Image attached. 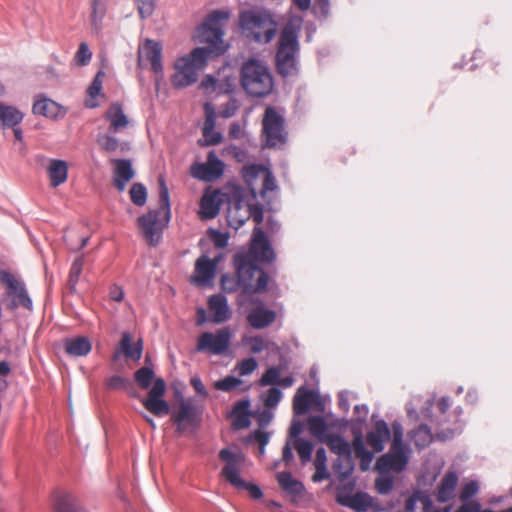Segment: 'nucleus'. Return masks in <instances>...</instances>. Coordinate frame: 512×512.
Masks as SVG:
<instances>
[{
    "mask_svg": "<svg viewBox=\"0 0 512 512\" xmlns=\"http://www.w3.org/2000/svg\"><path fill=\"white\" fill-rule=\"evenodd\" d=\"M222 141V135L219 130H203L202 138L198 140L200 146H210L219 144Z\"/></svg>",
    "mask_w": 512,
    "mask_h": 512,
    "instance_id": "nucleus-50",
    "label": "nucleus"
},
{
    "mask_svg": "<svg viewBox=\"0 0 512 512\" xmlns=\"http://www.w3.org/2000/svg\"><path fill=\"white\" fill-rule=\"evenodd\" d=\"M408 463V456L406 453H392L382 455L376 463V467L380 472H387L390 470L400 472Z\"/></svg>",
    "mask_w": 512,
    "mask_h": 512,
    "instance_id": "nucleus-22",
    "label": "nucleus"
},
{
    "mask_svg": "<svg viewBox=\"0 0 512 512\" xmlns=\"http://www.w3.org/2000/svg\"><path fill=\"white\" fill-rule=\"evenodd\" d=\"M112 163L114 165L113 184L118 191L123 192L128 182L135 176L132 164L128 159H114Z\"/></svg>",
    "mask_w": 512,
    "mask_h": 512,
    "instance_id": "nucleus-17",
    "label": "nucleus"
},
{
    "mask_svg": "<svg viewBox=\"0 0 512 512\" xmlns=\"http://www.w3.org/2000/svg\"><path fill=\"white\" fill-rule=\"evenodd\" d=\"M159 182V208L150 210L138 218V226L142 236L149 245L156 246L159 243L163 229L170 220V197L168 187L163 177Z\"/></svg>",
    "mask_w": 512,
    "mask_h": 512,
    "instance_id": "nucleus-3",
    "label": "nucleus"
},
{
    "mask_svg": "<svg viewBox=\"0 0 512 512\" xmlns=\"http://www.w3.org/2000/svg\"><path fill=\"white\" fill-rule=\"evenodd\" d=\"M228 18L229 12L214 10L208 14L200 27L201 41L218 51V54H224L227 49V46L223 43L224 31L222 25Z\"/></svg>",
    "mask_w": 512,
    "mask_h": 512,
    "instance_id": "nucleus-7",
    "label": "nucleus"
},
{
    "mask_svg": "<svg viewBox=\"0 0 512 512\" xmlns=\"http://www.w3.org/2000/svg\"><path fill=\"white\" fill-rule=\"evenodd\" d=\"M299 32L300 27L289 22L280 33L275 55V65L277 73L283 78L294 76L298 73Z\"/></svg>",
    "mask_w": 512,
    "mask_h": 512,
    "instance_id": "nucleus-4",
    "label": "nucleus"
},
{
    "mask_svg": "<svg viewBox=\"0 0 512 512\" xmlns=\"http://www.w3.org/2000/svg\"><path fill=\"white\" fill-rule=\"evenodd\" d=\"M285 118L274 107L269 106L265 109L262 119V128H284Z\"/></svg>",
    "mask_w": 512,
    "mask_h": 512,
    "instance_id": "nucleus-38",
    "label": "nucleus"
},
{
    "mask_svg": "<svg viewBox=\"0 0 512 512\" xmlns=\"http://www.w3.org/2000/svg\"><path fill=\"white\" fill-rule=\"evenodd\" d=\"M308 430L312 436L317 438L320 442L329 435L327 433L328 425L322 416H311L308 419Z\"/></svg>",
    "mask_w": 512,
    "mask_h": 512,
    "instance_id": "nucleus-37",
    "label": "nucleus"
},
{
    "mask_svg": "<svg viewBox=\"0 0 512 512\" xmlns=\"http://www.w3.org/2000/svg\"><path fill=\"white\" fill-rule=\"evenodd\" d=\"M46 172L50 187L57 188L68 179V163L60 159H49Z\"/></svg>",
    "mask_w": 512,
    "mask_h": 512,
    "instance_id": "nucleus-20",
    "label": "nucleus"
},
{
    "mask_svg": "<svg viewBox=\"0 0 512 512\" xmlns=\"http://www.w3.org/2000/svg\"><path fill=\"white\" fill-rule=\"evenodd\" d=\"M154 372L149 367H141L134 374L135 382L141 389H147L153 380Z\"/></svg>",
    "mask_w": 512,
    "mask_h": 512,
    "instance_id": "nucleus-44",
    "label": "nucleus"
},
{
    "mask_svg": "<svg viewBox=\"0 0 512 512\" xmlns=\"http://www.w3.org/2000/svg\"><path fill=\"white\" fill-rule=\"evenodd\" d=\"M131 201L137 206H143L147 200V191L143 184L134 183L130 188Z\"/></svg>",
    "mask_w": 512,
    "mask_h": 512,
    "instance_id": "nucleus-47",
    "label": "nucleus"
},
{
    "mask_svg": "<svg viewBox=\"0 0 512 512\" xmlns=\"http://www.w3.org/2000/svg\"><path fill=\"white\" fill-rule=\"evenodd\" d=\"M142 350V340H139L134 345H132L130 333L124 332L119 343V348L114 353L113 359L116 360L119 353H123L127 358H130L134 361H139L142 357Z\"/></svg>",
    "mask_w": 512,
    "mask_h": 512,
    "instance_id": "nucleus-24",
    "label": "nucleus"
},
{
    "mask_svg": "<svg viewBox=\"0 0 512 512\" xmlns=\"http://www.w3.org/2000/svg\"><path fill=\"white\" fill-rule=\"evenodd\" d=\"M274 310L267 309L263 304L254 307L247 315L248 324L257 330L270 326L276 320Z\"/></svg>",
    "mask_w": 512,
    "mask_h": 512,
    "instance_id": "nucleus-18",
    "label": "nucleus"
},
{
    "mask_svg": "<svg viewBox=\"0 0 512 512\" xmlns=\"http://www.w3.org/2000/svg\"><path fill=\"white\" fill-rule=\"evenodd\" d=\"M282 398V392L276 388L272 387L267 391V395L264 399V404L268 408H273L277 406Z\"/></svg>",
    "mask_w": 512,
    "mask_h": 512,
    "instance_id": "nucleus-62",
    "label": "nucleus"
},
{
    "mask_svg": "<svg viewBox=\"0 0 512 512\" xmlns=\"http://www.w3.org/2000/svg\"><path fill=\"white\" fill-rule=\"evenodd\" d=\"M277 481L282 490L291 496H299L304 490L303 484L295 480L290 472H280L277 474Z\"/></svg>",
    "mask_w": 512,
    "mask_h": 512,
    "instance_id": "nucleus-32",
    "label": "nucleus"
},
{
    "mask_svg": "<svg viewBox=\"0 0 512 512\" xmlns=\"http://www.w3.org/2000/svg\"><path fill=\"white\" fill-rule=\"evenodd\" d=\"M171 420L177 426V432L182 434L188 428L198 426L200 412L191 400L182 399L178 411L172 415Z\"/></svg>",
    "mask_w": 512,
    "mask_h": 512,
    "instance_id": "nucleus-11",
    "label": "nucleus"
},
{
    "mask_svg": "<svg viewBox=\"0 0 512 512\" xmlns=\"http://www.w3.org/2000/svg\"><path fill=\"white\" fill-rule=\"evenodd\" d=\"M246 343L250 347V351L254 354L262 352L268 345L261 336H252L246 339Z\"/></svg>",
    "mask_w": 512,
    "mask_h": 512,
    "instance_id": "nucleus-61",
    "label": "nucleus"
},
{
    "mask_svg": "<svg viewBox=\"0 0 512 512\" xmlns=\"http://www.w3.org/2000/svg\"><path fill=\"white\" fill-rule=\"evenodd\" d=\"M314 14L319 19H327L330 12L329 0H316L313 6Z\"/></svg>",
    "mask_w": 512,
    "mask_h": 512,
    "instance_id": "nucleus-57",
    "label": "nucleus"
},
{
    "mask_svg": "<svg viewBox=\"0 0 512 512\" xmlns=\"http://www.w3.org/2000/svg\"><path fill=\"white\" fill-rule=\"evenodd\" d=\"M106 119L110 122V128H122L128 123L127 116L124 113L120 103H112L105 113Z\"/></svg>",
    "mask_w": 512,
    "mask_h": 512,
    "instance_id": "nucleus-35",
    "label": "nucleus"
},
{
    "mask_svg": "<svg viewBox=\"0 0 512 512\" xmlns=\"http://www.w3.org/2000/svg\"><path fill=\"white\" fill-rule=\"evenodd\" d=\"M107 386L110 389L119 390V389H127L128 387H131L132 384L129 379L119 376V375H114L111 378H109V380L107 381Z\"/></svg>",
    "mask_w": 512,
    "mask_h": 512,
    "instance_id": "nucleus-60",
    "label": "nucleus"
},
{
    "mask_svg": "<svg viewBox=\"0 0 512 512\" xmlns=\"http://www.w3.org/2000/svg\"><path fill=\"white\" fill-rule=\"evenodd\" d=\"M390 438V429L384 420L376 421L374 429L367 433V444L375 451L381 452L384 443Z\"/></svg>",
    "mask_w": 512,
    "mask_h": 512,
    "instance_id": "nucleus-21",
    "label": "nucleus"
},
{
    "mask_svg": "<svg viewBox=\"0 0 512 512\" xmlns=\"http://www.w3.org/2000/svg\"><path fill=\"white\" fill-rule=\"evenodd\" d=\"M105 73L103 70H99L91 84L89 85L87 89V93L90 97L93 99L99 96L101 90H102V78L104 77Z\"/></svg>",
    "mask_w": 512,
    "mask_h": 512,
    "instance_id": "nucleus-55",
    "label": "nucleus"
},
{
    "mask_svg": "<svg viewBox=\"0 0 512 512\" xmlns=\"http://www.w3.org/2000/svg\"><path fill=\"white\" fill-rule=\"evenodd\" d=\"M141 19L149 18L155 11L158 0H134Z\"/></svg>",
    "mask_w": 512,
    "mask_h": 512,
    "instance_id": "nucleus-48",
    "label": "nucleus"
},
{
    "mask_svg": "<svg viewBox=\"0 0 512 512\" xmlns=\"http://www.w3.org/2000/svg\"><path fill=\"white\" fill-rule=\"evenodd\" d=\"M284 367L282 365L272 366L268 368L265 373L262 375L259 384L261 386H268L278 384L280 380V375L283 371Z\"/></svg>",
    "mask_w": 512,
    "mask_h": 512,
    "instance_id": "nucleus-43",
    "label": "nucleus"
},
{
    "mask_svg": "<svg viewBox=\"0 0 512 512\" xmlns=\"http://www.w3.org/2000/svg\"><path fill=\"white\" fill-rule=\"evenodd\" d=\"M54 512H84L78 498L69 492H57L53 503Z\"/></svg>",
    "mask_w": 512,
    "mask_h": 512,
    "instance_id": "nucleus-23",
    "label": "nucleus"
},
{
    "mask_svg": "<svg viewBox=\"0 0 512 512\" xmlns=\"http://www.w3.org/2000/svg\"><path fill=\"white\" fill-rule=\"evenodd\" d=\"M208 308L212 314L211 321L213 323H223L231 317L227 298L223 294L211 295L208 299Z\"/></svg>",
    "mask_w": 512,
    "mask_h": 512,
    "instance_id": "nucleus-19",
    "label": "nucleus"
},
{
    "mask_svg": "<svg viewBox=\"0 0 512 512\" xmlns=\"http://www.w3.org/2000/svg\"><path fill=\"white\" fill-rule=\"evenodd\" d=\"M224 172V163L211 151L207 156L206 163H195L191 166L192 177L211 182L218 179Z\"/></svg>",
    "mask_w": 512,
    "mask_h": 512,
    "instance_id": "nucleus-12",
    "label": "nucleus"
},
{
    "mask_svg": "<svg viewBox=\"0 0 512 512\" xmlns=\"http://www.w3.org/2000/svg\"><path fill=\"white\" fill-rule=\"evenodd\" d=\"M354 454L361 460L362 469H366L364 464H369L372 461L373 454L365 448L362 436L359 434L355 436L352 442Z\"/></svg>",
    "mask_w": 512,
    "mask_h": 512,
    "instance_id": "nucleus-39",
    "label": "nucleus"
},
{
    "mask_svg": "<svg viewBox=\"0 0 512 512\" xmlns=\"http://www.w3.org/2000/svg\"><path fill=\"white\" fill-rule=\"evenodd\" d=\"M221 286L225 292L232 293L235 292L238 288H241L239 278L236 279L230 275H223L221 277Z\"/></svg>",
    "mask_w": 512,
    "mask_h": 512,
    "instance_id": "nucleus-58",
    "label": "nucleus"
},
{
    "mask_svg": "<svg viewBox=\"0 0 512 512\" xmlns=\"http://www.w3.org/2000/svg\"><path fill=\"white\" fill-rule=\"evenodd\" d=\"M239 80L243 91L251 98H265L275 88L274 77L268 64L256 57H249L242 62Z\"/></svg>",
    "mask_w": 512,
    "mask_h": 512,
    "instance_id": "nucleus-2",
    "label": "nucleus"
},
{
    "mask_svg": "<svg viewBox=\"0 0 512 512\" xmlns=\"http://www.w3.org/2000/svg\"><path fill=\"white\" fill-rule=\"evenodd\" d=\"M263 171H265V168L263 166L253 164L243 167L242 176L246 184L250 186L257 178L258 174L261 172L263 173Z\"/></svg>",
    "mask_w": 512,
    "mask_h": 512,
    "instance_id": "nucleus-53",
    "label": "nucleus"
},
{
    "mask_svg": "<svg viewBox=\"0 0 512 512\" xmlns=\"http://www.w3.org/2000/svg\"><path fill=\"white\" fill-rule=\"evenodd\" d=\"M84 265V259L83 257H78L74 260V262L71 265L70 271H69V277H68V286L70 290H74L76 287V284L78 283L79 277L82 273Z\"/></svg>",
    "mask_w": 512,
    "mask_h": 512,
    "instance_id": "nucleus-45",
    "label": "nucleus"
},
{
    "mask_svg": "<svg viewBox=\"0 0 512 512\" xmlns=\"http://www.w3.org/2000/svg\"><path fill=\"white\" fill-rule=\"evenodd\" d=\"M92 58V52L89 45L86 42L79 44L78 50L74 55V63L77 66L83 67L90 63Z\"/></svg>",
    "mask_w": 512,
    "mask_h": 512,
    "instance_id": "nucleus-46",
    "label": "nucleus"
},
{
    "mask_svg": "<svg viewBox=\"0 0 512 512\" xmlns=\"http://www.w3.org/2000/svg\"><path fill=\"white\" fill-rule=\"evenodd\" d=\"M257 366H258V363L254 358L250 357V358L244 359L238 365L239 374L241 376L249 375L253 371L256 370Z\"/></svg>",
    "mask_w": 512,
    "mask_h": 512,
    "instance_id": "nucleus-63",
    "label": "nucleus"
},
{
    "mask_svg": "<svg viewBox=\"0 0 512 512\" xmlns=\"http://www.w3.org/2000/svg\"><path fill=\"white\" fill-rule=\"evenodd\" d=\"M219 211L220 205L217 201V195L215 193L204 194L200 201V218L205 220L213 219L218 215Z\"/></svg>",
    "mask_w": 512,
    "mask_h": 512,
    "instance_id": "nucleus-31",
    "label": "nucleus"
},
{
    "mask_svg": "<svg viewBox=\"0 0 512 512\" xmlns=\"http://www.w3.org/2000/svg\"><path fill=\"white\" fill-rule=\"evenodd\" d=\"M339 503L358 512L366 511L371 506V497L366 493H356L350 497L339 499Z\"/></svg>",
    "mask_w": 512,
    "mask_h": 512,
    "instance_id": "nucleus-36",
    "label": "nucleus"
},
{
    "mask_svg": "<svg viewBox=\"0 0 512 512\" xmlns=\"http://www.w3.org/2000/svg\"><path fill=\"white\" fill-rule=\"evenodd\" d=\"M410 438L418 448H424L432 441V434L427 425H420L410 433Z\"/></svg>",
    "mask_w": 512,
    "mask_h": 512,
    "instance_id": "nucleus-40",
    "label": "nucleus"
},
{
    "mask_svg": "<svg viewBox=\"0 0 512 512\" xmlns=\"http://www.w3.org/2000/svg\"><path fill=\"white\" fill-rule=\"evenodd\" d=\"M241 384V380L235 378L233 376H227L217 382H215L214 386L216 389L221 391H231Z\"/></svg>",
    "mask_w": 512,
    "mask_h": 512,
    "instance_id": "nucleus-56",
    "label": "nucleus"
},
{
    "mask_svg": "<svg viewBox=\"0 0 512 512\" xmlns=\"http://www.w3.org/2000/svg\"><path fill=\"white\" fill-rule=\"evenodd\" d=\"M478 492V484L475 481L466 483L460 493V500L462 502H468Z\"/></svg>",
    "mask_w": 512,
    "mask_h": 512,
    "instance_id": "nucleus-64",
    "label": "nucleus"
},
{
    "mask_svg": "<svg viewBox=\"0 0 512 512\" xmlns=\"http://www.w3.org/2000/svg\"><path fill=\"white\" fill-rule=\"evenodd\" d=\"M91 23L97 29L106 13V0H91Z\"/></svg>",
    "mask_w": 512,
    "mask_h": 512,
    "instance_id": "nucleus-42",
    "label": "nucleus"
},
{
    "mask_svg": "<svg viewBox=\"0 0 512 512\" xmlns=\"http://www.w3.org/2000/svg\"><path fill=\"white\" fill-rule=\"evenodd\" d=\"M249 407L250 402L248 400H240L234 405L231 412L233 429L240 430L249 427Z\"/></svg>",
    "mask_w": 512,
    "mask_h": 512,
    "instance_id": "nucleus-29",
    "label": "nucleus"
},
{
    "mask_svg": "<svg viewBox=\"0 0 512 512\" xmlns=\"http://www.w3.org/2000/svg\"><path fill=\"white\" fill-rule=\"evenodd\" d=\"M238 110V104L235 99H230L226 103L221 104L218 108L217 115L221 118H230L235 115Z\"/></svg>",
    "mask_w": 512,
    "mask_h": 512,
    "instance_id": "nucleus-54",
    "label": "nucleus"
},
{
    "mask_svg": "<svg viewBox=\"0 0 512 512\" xmlns=\"http://www.w3.org/2000/svg\"><path fill=\"white\" fill-rule=\"evenodd\" d=\"M314 393L301 387L293 398V410L296 415L305 414L311 407Z\"/></svg>",
    "mask_w": 512,
    "mask_h": 512,
    "instance_id": "nucleus-33",
    "label": "nucleus"
},
{
    "mask_svg": "<svg viewBox=\"0 0 512 512\" xmlns=\"http://www.w3.org/2000/svg\"><path fill=\"white\" fill-rule=\"evenodd\" d=\"M325 443L331 452L339 456H351V445L340 435L330 434L324 439Z\"/></svg>",
    "mask_w": 512,
    "mask_h": 512,
    "instance_id": "nucleus-34",
    "label": "nucleus"
},
{
    "mask_svg": "<svg viewBox=\"0 0 512 512\" xmlns=\"http://www.w3.org/2000/svg\"><path fill=\"white\" fill-rule=\"evenodd\" d=\"M274 259L275 253L264 232L260 228H256L249 250L234 256L236 275L243 293L253 294L266 290L269 276L258 266L257 262L270 263Z\"/></svg>",
    "mask_w": 512,
    "mask_h": 512,
    "instance_id": "nucleus-1",
    "label": "nucleus"
},
{
    "mask_svg": "<svg viewBox=\"0 0 512 512\" xmlns=\"http://www.w3.org/2000/svg\"><path fill=\"white\" fill-rule=\"evenodd\" d=\"M221 55L222 54H218V51L206 45L196 47L188 55H184L182 57L187 58L188 62L198 70L207 64L208 59H215Z\"/></svg>",
    "mask_w": 512,
    "mask_h": 512,
    "instance_id": "nucleus-25",
    "label": "nucleus"
},
{
    "mask_svg": "<svg viewBox=\"0 0 512 512\" xmlns=\"http://www.w3.org/2000/svg\"><path fill=\"white\" fill-rule=\"evenodd\" d=\"M97 142H98L99 146L101 147V149H103L105 151H109V152L116 151L120 145L119 141L114 136H112L108 133L101 134L98 137Z\"/></svg>",
    "mask_w": 512,
    "mask_h": 512,
    "instance_id": "nucleus-52",
    "label": "nucleus"
},
{
    "mask_svg": "<svg viewBox=\"0 0 512 512\" xmlns=\"http://www.w3.org/2000/svg\"><path fill=\"white\" fill-rule=\"evenodd\" d=\"M65 352L72 357L86 356L92 349L90 340L85 336L66 338L64 340Z\"/></svg>",
    "mask_w": 512,
    "mask_h": 512,
    "instance_id": "nucleus-27",
    "label": "nucleus"
},
{
    "mask_svg": "<svg viewBox=\"0 0 512 512\" xmlns=\"http://www.w3.org/2000/svg\"><path fill=\"white\" fill-rule=\"evenodd\" d=\"M231 337L229 327L218 329L215 333L203 332L197 339L196 351L222 355L229 349Z\"/></svg>",
    "mask_w": 512,
    "mask_h": 512,
    "instance_id": "nucleus-9",
    "label": "nucleus"
},
{
    "mask_svg": "<svg viewBox=\"0 0 512 512\" xmlns=\"http://www.w3.org/2000/svg\"><path fill=\"white\" fill-rule=\"evenodd\" d=\"M263 138L265 141L264 146L268 148L276 147L278 144L283 143L284 139L281 135L282 130H262Z\"/></svg>",
    "mask_w": 512,
    "mask_h": 512,
    "instance_id": "nucleus-51",
    "label": "nucleus"
},
{
    "mask_svg": "<svg viewBox=\"0 0 512 512\" xmlns=\"http://www.w3.org/2000/svg\"><path fill=\"white\" fill-rule=\"evenodd\" d=\"M219 458L226 463L222 468L221 474L231 485L239 489L247 490L251 498L255 500L262 498L263 493L258 485L245 482L241 479L239 473V465L241 463L240 455L224 448L220 451Z\"/></svg>",
    "mask_w": 512,
    "mask_h": 512,
    "instance_id": "nucleus-6",
    "label": "nucleus"
},
{
    "mask_svg": "<svg viewBox=\"0 0 512 512\" xmlns=\"http://www.w3.org/2000/svg\"><path fill=\"white\" fill-rule=\"evenodd\" d=\"M140 53L142 57L151 64V70L157 78H162L163 64L161 43L152 39H146ZM139 58H141V56Z\"/></svg>",
    "mask_w": 512,
    "mask_h": 512,
    "instance_id": "nucleus-15",
    "label": "nucleus"
},
{
    "mask_svg": "<svg viewBox=\"0 0 512 512\" xmlns=\"http://www.w3.org/2000/svg\"><path fill=\"white\" fill-rule=\"evenodd\" d=\"M250 217H253L256 224H260L263 221L262 209L258 206L247 205L244 211V217L238 220V225L242 226Z\"/></svg>",
    "mask_w": 512,
    "mask_h": 512,
    "instance_id": "nucleus-49",
    "label": "nucleus"
},
{
    "mask_svg": "<svg viewBox=\"0 0 512 512\" xmlns=\"http://www.w3.org/2000/svg\"><path fill=\"white\" fill-rule=\"evenodd\" d=\"M166 392V383L162 378H157L152 388L149 390L147 397L141 400L142 405L150 413L157 417H161L170 413V406L163 396Z\"/></svg>",
    "mask_w": 512,
    "mask_h": 512,
    "instance_id": "nucleus-10",
    "label": "nucleus"
},
{
    "mask_svg": "<svg viewBox=\"0 0 512 512\" xmlns=\"http://www.w3.org/2000/svg\"><path fill=\"white\" fill-rule=\"evenodd\" d=\"M219 259H209L202 255L196 260L194 275L191 278L192 283L199 286L208 284L215 276Z\"/></svg>",
    "mask_w": 512,
    "mask_h": 512,
    "instance_id": "nucleus-14",
    "label": "nucleus"
},
{
    "mask_svg": "<svg viewBox=\"0 0 512 512\" xmlns=\"http://www.w3.org/2000/svg\"><path fill=\"white\" fill-rule=\"evenodd\" d=\"M23 113L14 106L0 104V125L3 128H14L23 120Z\"/></svg>",
    "mask_w": 512,
    "mask_h": 512,
    "instance_id": "nucleus-30",
    "label": "nucleus"
},
{
    "mask_svg": "<svg viewBox=\"0 0 512 512\" xmlns=\"http://www.w3.org/2000/svg\"><path fill=\"white\" fill-rule=\"evenodd\" d=\"M201 87L208 93L231 94L234 91V84L230 78L219 81L213 75H206L201 81Z\"/></svg>",
    "mask_w": 512,
    "mask_h": 512,
    "instance_id": "nucleus-28",
    "label": "nucleus"
},
{
    "mask_svg": "<svg viewBox=\"0 0 512 512\" xmlns=\"http://www.w3.org/2000/svg\"><path fill=\"white\" fill-rule=\"evenodd\" d=\"M293 448L296 449L302 464L311 460L313 444L306 439H297L292 441Z\"/></svg>",
    "mask_w": 512,
    "mask_h": 512,
    "instance_id": "nucleus-41",
    "label": "nucleus"
},
{
    "mask_svg": "<svg viewBox=\"0 0 512 512\" xmlns=\"http://www.w3.org/2000/svg\"><path fill=\"white\" fill-rule=\"evenodd\" d=\"M32 112L35 115H41L52 120H58L65 117L67 109L56 101L43 97L33 103Z\"/></svg>",
    "mask_w": 512,
    "mask_h": 512,
    "instance_id": "nucleus-16",
    "label": "nucleus"
},
{
    "mask_svg": "<svg viewBox=\"0 0 512 512\" xmlns=\"http://www.w3.org/2000/svg\"><path fill=\"white\" fill-rule=\"evenodd\" d=\"M457 484L458 475L456 472H447L437 487V500L442 503L451 500L455 495Z\"/></svg>",
    "mask_w": 512,
    "mask_h": 512,
    "instance_id": "nucleus-26",
    "label": "nucleus"
},
{
    "mask_svg": "<svg viewBox=\"0 0 512 512\" xmlns=\"http://www.w3.org/2000/svg\"><path fill=\"white\" fill-rule=\"evenodd\" d=\"M455 512H493L490 509L481 510L480 504L476 501L463 502ZM500 512H512V507Z\"/></svg>",
    "mask_w": 512,
    "mask_h": 512,
    "instance_id": "nucleus-59",
    "label": "nucleus"
},
{
    "mask_svg": "<svg viewBox=\"0 0 512 512\" xmlns=\"http://www.w3.org/2000/svg\"><path fill=\"white\" fill-rule=\"evenodd\" d=\"M0 282L7 288L6 296L10 298L7 308L15 310L23 307L32 310L33 304L25 285L18 280L11 272L0 270Z\"/></svg>",
    "mask_w": 512,
    "mask_h": 512,
    "instance_id": "nucleus-8",
    "label": "nucleus"
},
{
    "mask_svg": "<svg viewBox=\"0 0 512 512\" xmlns=\"http://www.w3.org/2000/svg\"><path fill=\"white\" fill-rule=\"evenodd\" d=\"M174 68L176 71L171 77V83L175 89L188 87L197 81V69L188 62L187 58H178Z\"/></svg>",
    "mask_w": 512,
    "mask_h": 512,
    "instance_id": "nucleus-13",
    "label": "nucleus"
},
{
    "mask_svg": "<svg viewBox=\"0 0 512 512\" xmlns=\"http://www.w3.org/2000/svg\"><path fill=\"white\" fill-rule=\"evenodd\" d=\"M239 23L245 35L257 43H269L277 32V23L265 11H243L239 16Z\"/></svg>",
    "mask_w": 512,
    "mask_h": 512,
    "instance_id": "nucleus-5",
    "label": "nucleus"
}]
</instances>
